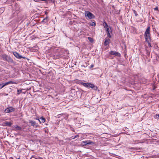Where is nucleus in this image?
<instances>
[{
    "instance_id": "1",
    "label": "nucleus",
    "mask_w": 159,
    "mask_h": 159,
    "mask_svg": "<svg viewBox=\"0 0 159 159\" xmlns=\"http://www.w3.org/2000/svg\"><path fill=\"white\" fill-rule=\"evenodd\" d=\"M150 27L149 26L148 27L145 31L144 34V37L146 40V41L147 42L148 44V46L149 47H151L150 42L151 39V35L150 33Z\"/></svg>"
},
{
    "instance_id": "2",
    "label": "nucleus",
    "mask_w": 159,
    "mask_h": 159,
    "mask_svg": "<svg viewBox=\"0 0 159 159\" xmlns=\"http://www.w3.org/2000/svg\"><path fill=\"white\" fill-rule=\"evenodd\" d=\"M1 57L3 60L5 61H7L9 63H14L13 59L9 56L3 53L1 55Z\"/></svg>"
},
{
    "instance_id": "3",
    "label": "nucleus",
    "mask_w": 159,
    "mask_h": 159,
    "mask_svg": "<svg viewBox=\"0 0 159 159\" xmlns=\"http://www.w3.org/2000/svg\"><path fill=\"white\" fill-rule=\"evenodd\" d=\"M85 15L86 17H87L89 19H92L95 18L94 16L92 13L89 11H85Z\"/></svg>"
},
{
    "instance_id": "4",
    "label": "nucleus",
    "mask_w": 159,
    "mask_h": 159,
    "mask_svg": "<svg viewBox=\"0 0 159 159\" xmlns=\"http://www.w3.org/2000/svg\"><path fill=\"white\" fill-rule=\"evenodd\" d=\"M15 109L14 108L12 107H11L7 108L5 110V112L6 113H8L13 112L15 111Z\"/></svg>"
},
{
    "instance_id": "5",
    "label": "nucleus",
    "mask_w": 159,
    "mask_h": 159,
    "mask_svg": "<svg viewBox=\"0 0 159 159\" xmlns=\"http://www.w3.org/2000/svg\"><path fill=\"white\" fill-rule=\"evenodd\" d=\"M106 29V32L107 34V36L109 38H111V36L110 34V33H111V30L110 27H109L107 28Z\"/></svg>"
},
{
    "instance_id": "6",
    "label": "nucleus",
    "mask_w": 159,
    "mask_h": 159,
    "mask_svg": "<svg viewBox=\"0 0 159 159\" xmlns=\"http://www.w3.org/2000/svg\"><path fill=\"white\" fill-rule=\"evenodd\" d=\"M94 143L93 142H91L90 141H86L83 142L82 144L83 146L86 145L87 144H93Z\"/></svg>"
},
{
    "instance_id": "7",
    "label": "nucleus",
    "mask_w": 159,
    "mask_h": 159,
    "mask_svg": "<svg viewBox=\"0 0 159 159\" xmlns=\"http://www.w3.org/2000/svg\"><path fill=\"white\" fill-rule=\"evenodd\" d=\"M10 84H16V83L14 81H10L5 83H2L1 84H2V87H4L5 86Z\"/></svg>"
},
{
    "instance_id": "8",
    "label": "nucleus",
    "mask_w": 159,
    "mask_h": 159,
    "mask_svg": "<svg viewBox=\"0 0 159 159\" xmlns=\"http://www.w3.org/2000/svg\"><path fill=\"white\" fill-rule=\"evenodd\" d=\"M29 123L31 124V126L33 127H34L35 128H37L39 126V125L37 124L35 121L34 120H30Z\"/></svg>"
},
{
    "instance_id": "9",
    "label": "nucleus",
    "mask_w": 159,
    "mask_h": 159,
    "mask_svg": "<svg viewBox=\"0 0 159 159\" xmlns=\"http://www.w3.org/2000/svg\"><path fill=\"white\" fill-rule=\"evenodd\" d=\"M13 54L17 58L21 59L22 58H25V57H23L21 55L16 52H13Z\"/></svg>"
},
{
    "instance_id": "10",
    "label": "nucleus",
    "mask_w": 159,
    "mask_h": 159,
    "mask_svg": "<svg viewBox=\"0 0 159 159\" xmlns=\"http://www.w3.org/2000/svg\"><path fill=\"white\" fill-rule=\"evenodd\" d=\"M13 128L15 129V130L16 131L24 129V128H22L21 127L18 126L17 125H14Z\"/></svg>"
},
{
    "instance_id": "11",
    "label": "nucleus",
    "mask_w": 159,
    "mask_h": 159,
    "mask_svg": "<svg viewBox=\"0 0 159 159\" xmlns=\"http://www.w3.org/2000/svg\"><path fill=\"white\" fill-rule=\"evenodd\" d=\"M110 53L111 55H114L118 57H119L120 56V53L116 52L111 51V52H110Z\"/></svg>"
},
{
    "instance_id": "12",
    "label": "nucleus",
    "mask_w": 159,
    "mask_h": 159,
    "mask_svg": "<svg viewBox=\"0 0 159 159\" xmlns=\"http://www.w3.org/2000/svg\"><path fill=\"white\" fill-rule=\"evenodd\" d=\"M110 39H106L104 43V45L105 46H107L109 43Z\"/></svg>"
},
{
    "instance_id": "13",
    "label": "nucleus",
    "mask_w": 159,
    "mask_h": 159,
    "mask_svg": "<svg viewBox=\"0 0 159 159\" xmlns=\"http://www.w3.org/2000/svg\"><path fill=\"white\" fill-rule=\"evenodd\" d=\"M4 123L6 125L9 127L11 126L12 125V123L10 122L5 121Z\"/></svg>"
},
{
    "instance_id": "14",
    "label": "nucleus",
    "mask_w": 159,
    "mask_h": 159,
    "mask_svg": "<svg viewBox=\"0 0 159 159\" xmlns=\"http://www.w3.org/2000/svg\"><path fill=\"white\" fill-rule=\"evenodd\" d=\"M38 120L39 121V122L40 123H43L45 121V119L43 117H41L40 118V119H38Z\"/></svg>"
},
{
    "instance_id": "15",
    "label": "nucleus",
    "mask_w": 159,
    "mask_h": 159,
    "mask_svg": "<svg viewBox=\"0 0 159 159\" xmlns=\"http://www.w3.org/2000/svg\"><path fill=\"white\" fill-rule=\"evenodd\" d=\"M95 87V85L92 84L91 83H88V87L91 88L92 89H94Z\"/></svg>"
},
{
    "instance_id": "16",
    "label": "nucleus",
    "mask_w": 159,
    "mask_h": 159,
    "mask_svg": "<svg viewBox=\"0 0 159 159\" xmlns=\"http://www.w3.org/2000/svg\"><path fill=\"white\" fill-rule=\"evenodd\" d=\"M80 84L85 87H88V83H83V82H81V83H80Z\"/></svg>"
},
{
    "instance_id": "17",
    "label": "nucleus",
    "mask_w": 159,
    "mask_h": 159,
    "mask_svg": "<svg viewBox=\"0 0 159 159\" xmlns=\"http://www.w3.org/2000/svg\"><path fill=\"white\" fill-rule=\"evenodd\" d=\"M103 26H104V27L105 28H107L108 27H109V26L108 25H107V24L106 22H104L103 23Z\"/></svg>"
},
{
    "instance_id": "18",
    "label": "nucleus",
    "mask_w": 159,
    "mask_h": 159,
    "mask_svg": "<svg viewBox=\"0 0 159 159\" xmlns=\"http://www.w3.org/2000/svg\"><path fill=\"white\" fill-rule=\"evenodd\" d=\"M48 18L47 17H46L43 20V22H47L48 21Z\"/></svg>"
},
{
    "instance_id": "19",
    "label": "nucleus",
    "mask_w": 159,
    "mask_h": 159,
    "mask_svg": "<svg viewBox=\"0 0 159 159\" xmlns=\"http://www.w3.org/2000/svg\"><path fill=\"white\" fill-rule=\"evenodd\" d=\"M89 24L92 26H95L96 25V23L93 22H92Z\"/></svg>"
},
{
    "instance_id": "20",
    "label": "nucleus",
    "mask_w": 159,
    "mask_h": 159,
    "mask_svg": "<svg viewBox=\"0 0 159 159\" xmlns=\"http://www.w3.org/2000/svg\"><path fill=\"white\" fill-rule=\"evenodd\" d=\"M88 39L89 41L90 42L92 43V42H93V39L92 38H91V37H88Z\"/></svg>"
},
{
    "instance_id": "21",
    "label": "nucleus",
    "mask_w": 159,
    "mask_h": 159,
    "mask_svg": "<svg viewBox=\"0 0 159 159\" xmlns=\"http://www.w3.org/2000/svg\"><path fill=\"white\" fill-rule=\"evenodd\" d=\"M17 94H20V93L22 92V90H18V89L17 90Z\"/></svg>"
},
{
    "instance_id": "22",
    "label": "nucleus",
    "mask_w": 159,
    "mask_h": 159,
    "mask_svg": "<svg viewBox=\"0 0 159 159\" xmlns=\"http://www.w3.org/2000/svg\"><path fill=\"white\" fill-rule=\"evenodd\" d=\"M133 12L136 16H138V14H137V12L135 10H133Z\"/></svg>"
},
{
    "instance_id": "23",
    "label": "nucleus",
    "mask_w": 159,
    "mask_h": 159,
    "mask_svg": "<svg viewBox=\"0 0 159 159\" xmlns=\"http://www.w3.org/2000/svg\"><path fill=\"white\" fill-rule=\"evenodd\" d=\"M155 118L157 119H159V114L155 115Z\"/></svg>"
},
{
    "instance_id": "24",
    "label": "nucleus",
    "mask_w": 159,
    "mask_h": 159,
    "mask_svg": "<svg viewBox=\"0 0 159 159\" xmlns=\"http://www.w3.org/2000/svg\"><path fill=\"white\" fill-rule=\"evenodd\" d=\"M154 10L155 11H158V7H156L155 8H154Z\"/></svg>"
},
{
    "instance_id": "25",
    "label": "nucleus",
    "mask_w": 159,
    "mask_h": 159,
    "mask_svg": "<svg viewBox=\"0 0 159 159\" xmlns=\"http://www.w3.org/2000/svg\"><path fill=\"white\" fill-rule=\"evenodd\" d=\"M78 135H76V136H73L72 137V139H75V138H76L77 137H78Z\"/></svg>"
},
{
    "instance_id": "26",
    "label": "nucleus",
    "mask_w": 159,
    "mask_h": 159,
    "mask_svg": "<svg viewBox=\"0 0 159 159\" xmlns=\"http://www.w3.org/2000/svg\"><path fill=\"white\" fill-rule=\"evenodd\" d=\"M35 159H43L41 157H35L34 158Z\"/></svg>"
},
{
    "instance_id": "27",
    "label": "nucleus",
    "mask_w": 159,
    "mask_h": 159,
    "mask_svg": "<svg viewBox=\"0 0 159 159\" xmlns=\"http://www.w3.org/2000/svg\"><path fill=\"white\" fill-rule=\"evenodd\" d=\"M3 88L2 87V84H0V89H1L2 88Z\"/></svg>"
},
{
    "instance_id": "28",
    "label": "nucleus",
    "mask_w": 159,
    "mask_h": 159,
    "mask_svg": "<svg viewBox=\"0 0 159 159\" xmlns=\"http://www.w3.org/2000/svg\"><path fill=\"white\" fill-rule=\"evenodd\" d=\"M94 66V65H91V66H90V68H93Z\"/></svg>"
},
{
    "instance_id": "29",
    "label": "nucleus",
    "mask_w": 159,
    "mask_h": 159,
    "mask_svg": "<svg viewBox=\"0 0 159 159\" xmlns=\"http://www.w3.org/2000/svg\"><path fill=\"white\" fill-rule=\"evenodd\" d=\"M71 129L72 131H75V130H74V129L73 128H71Z\"/></svg>"
},
{
    "instance_id": "30",
    "label": "nucleus",
    "mask_w": 159,
    "mask_h": 159,
    "mask_svg": "<svg viewBox=\"0 0 159 159\" xmlns=\"http://www.w3.org/2000/svg\"><path fill=\"white\" fill-rule=\"evenodd\" d=\"M61 115V114H60L59 115ZM58 116H59V115Z\"/></svg>"
},
{
    "instance_id": "31",
    "label": "nucleus",
    "mask_w": 159,
    "mask_h": 159,
    "mask_svg": "<svg viewBox=\"0 0 159 159\" xmlns=\"http://www.w3.org/2000/svg\"><path fill=\"white\" fill-rule=\"evenodd\" d=\"M20 159V158H18V159Z\"/></svg>"
}]
</instances>
